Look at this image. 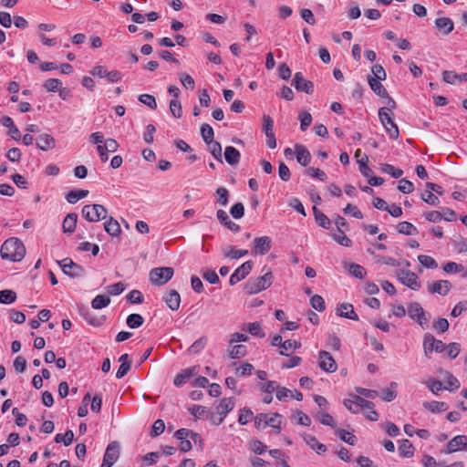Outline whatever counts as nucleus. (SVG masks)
Wrapping results in <instances>:
<instances>
[{
  "label": "nucleus",
  "instance_id": "nucleus-43",
  "mask_svg": "<svg viewBox=\"0 0 467 467\" xmlns=\"http://www.w3.org/2000/svg\"><path fill=\"white\" fill-rule=\"evenodd\" d=\"M74 439V433L71 430L66 431L65 434L58 433L55 437V441L57 443L63 442L65 446H68L72 443Z\"/></svg>",
  "mask_w": 467,
  "mask_h": 467
},
{
  "label": "nucleus",
  "instance_id": "nucleus-32",
  "mask_svg": "<svg viewBox=\"0 0 467 467\" xmlns=\"http://www.w3.org/2000/svg\"><path fill=\"white\" fill-rule=\"evenodd\" d=\"M281 419L282 416L279 413L267 414L266 426H270L275 429V433L281 431Z\"/></svg>",
  "mask_w": 467,
  "mask_h": 467
},
{
  "label": "nucleus",
  "instance_id": "nucleus-17",
  "mask_svg": "<svg viewBox=\"0 0 467 467\" xmlns=\"http://www.w3.org/2000/svg\"><path fill=\"white\" fill-rule=\"evenodd\" d=\"M197 373H198V370H197L196 366H192V367L187 368L185 369H182L174 378L173 384L176 387H182L188 381V379H190L192 377L197 375Z\"/></svg>",
  "mask_w": 467,
  "mask_h": 467
},
{
  "label": "nucleus",
  "instance_id": "nucleus-58",
  "mask_svg": "<svg viewBox=\"0 0 467 467\" xmlns=\"http://www.w3.org/2000/svg\"><path fill=\"white\" fill-rule=\"evenodd\" d=\"M398 189L400 192L403 193H410L414 191V185L413 183L406 179H401L399 182Z\"/></svg>",
  "mask_w": 467,
  "mask_h": 467
},
{
  "label": "nucleus",
  "instance_id": "nucleus-24",
  "mask_svg": "<svg viewBox=\"0 0 467 467\" xmlns=\"http://www.w3.org/2000/svg\"><path fill=\"white\" fill-rule=\"evenodd\" d=\"M295 149L297 161L303 166L308 165L311 161L309 150L303 145H296Z\"/></svg>",
  "mask_w": 467,
  "mask_h": 467
},
{
  "label": "nucleus",
  "instance_id": "nucleus-51",
  "mask_svg": "<svg viewBox=\"0 0 467 467\" xmlns=\"http://www.w3.org/2000/svg\"><path fill=\"white\" fill-rule=\"evenodd\" d=\"M299 120L300 129L302 131H305L312 123V116L309 112L303 111L299 114Z\"/></svg>",
  "mask_w": 467,
  "mask_h": 467
},
{
  "label": "nucleus",
  "instance_id": "nucleus-3",
  "mask_svg": "<svg viewBox=\"0 0 467 467\" xmlns=\"http://www.w3.org/2000/svg\"><path fill=\"white\" fill-rule=\"evenodd\" d=\"M263 275L250 278L244 285V291L247 295H255L268 288L274 280L270 268L265 266L262 269Z\"/></svg>",
  "mask_w": 467,
  "mask_h": 467
},
{
  "label": "nucleus",
  "instance_id": "nucleus-23",
  "mask_svg": "<svg viewBox=\"0 0 467 467\" xmlns=\"http://www.w3.org/2000/svg\"><path fill=\"white\" fill-rule=\"evenodd\" d=\"M368 84L370 88L379 97L384 98L389 101V98H390L388 94L387 89L380 83L381 80H379L375 78H368Z\"/></svg>",
  "mask_w": 467,
  "mask_h": 467
},
{
  "label": "nucleus",
  "instance_id": "nucleus-62",
  "mask_svg": "<svg viewBox=\"0 0 467 467\" xmlns=\"http://www.w3.org/2000/svg\"><path fill=\"white\" fill-rule=\"evenodd\" d=\"M206 345V338L205 337H200L197 339L193 344L189 348V352L192 354H196L200 352L202 349L204 348Z\"/></svg>",
  "mask_w": 467,
  "mask_h": 467
},
{
  "label": "nucleus",
  "instance_id": "nucleus-8",
  "mask_svg": "<svg viewBox=\"0 0 467 467\" xmlns=\"http://www.w3.org/2000/svg\"><path fill=\"white\" fill-rule=\"evenodd\" d=\"M63 273L70 277H81L85 275V269L73 262L71 258H64L57 262Z\"/></svg>",
  "mask_w": 467,
  "mask_h": 467
},
{
  "label": "nucleus",
  "instance_id": "nucleus-28",
  "mask_svg": "<svg viewBox=\"0 0 467 467\" xmlns=\"http://www.w3.org/2000/svg\"><path fill=\"white\" fill-rule=\"evenodd\" d=\"M104 229L109 235L113 237L119 236L121 233L119 222L115 220L113 217H109L104 223Z\"/></svg>",
  "mask_w": 467,
  "mask_h": 467
},
{
  "label": "nucleus",
  "instance_id": "nucleus-38",
  "mask_svg": "<svg viewBox=\"0 0 467 467\" xmlns=\"http://www.w3.org/2000/svg\"><path fill=\"white\" fill-rule=\"evenodd\" d=\"M244 330L248 331L252 336L263 338L265 334L262 330L261 324L259 322H253L246 325Z\"/></svg>",
  "mask_w": 467,
  "mask_h": 467
},
{
  "label": "nucleus",
  "instance_id": "nucleus-64",
  "mask_svg": "<svg viewBox=\"0 0 467 467\" xmlns=\"http://www.w3.org/2000/svg\"><path fill=\"white\" fill-rule=\"evenodd\" d=\"M165 430V424L162 420H157L151 426L150 435L155 437L161 435Z\"/></svg>",
  "mask_w": 467,
  "mask_h": 467
},
{
  "label": "nucleus",
  "instance_id": "nucleus-19",
  "mask_svg": "<svg viewBox=\"0 0 467 467\" xmlns=\"http://www.w3.org/2000/svg\"><path fill=\"white\" fill-rule=\"evenodd\" d=\"M355 159L357 160L360 172L365 177L368 178L370 176L372 171L368 165V155L366 153H362L361 150L358 149L355 152Z\"/></svg>",
  "mask_w": 467,
  "mask_h": 467
},
{
  "label": "nucleus",
  "instance_id": "nucleus-30",
  "mask_svg": "<svg viewBox=\"0 0 467 467\" xmlns=\"http://www.w3.org/2000/svg\"><path fill=\"white\" fill-rule=\"evenodd\" d=\"M88 195V190H83V189L72 190L69 192H67V194L66 195V200L69 203L74 204L78 201L87 197Z\"/></svg>",
  "mask_w": 467,
  "mask_h": 467
},
{
  "label": "nucleus",
  "instance_id": "nucleus-12",
  "mask_svg": "<svg viewBox=\"0 0 467 467\" xmlns=\"http://www.w3.org/2000/svg\"><path fill=\"white\" fill-rule=\"evenodd\" d=\"M292 86L297 91L305 92L306 94H312L314 92V84L313 82L305 79L303 74L301 72H296L292 80Z\"/></svg>",
  "mask_w": 467,
  "mask_h": 467
},
{
  "label": "nucleus",
  "instance_id": "nucleus-55",
  "mask_svg": "<svg viewBox=\"0 0 467 467\" xmlns=\"http://www.w3.org/2000/svg\"><path fill=\"white\" fill-rule=\"evenodd\" d=\"M139 100L144 105L148 106L151 109H155L157 108L156 99L152 95L150 94H141L139 97Z\"/></svg>",
  "mask_w": 467,
  "mask_h": 467
},
{
  "label": "nucleus",
  "instance_id": "nucleus-4",
  "mask_svg": "<svg viewBox=\"0 0 467 467\" xmlns=\"http://www.w3.org/2000/svg\"><path fill=\"white\" fill-rule=\"evenodd\" d=\"M352 413H362L370 421H377L379 414L375 404L363 397L352 394Z\"/></svg>",
  "mask_w": 467,
  "mask_h": 467
},
{
  "label": "nucleus",
  "instance_id": "nucleus-14",
  "mask_svg": "<svg viewBox=\"0 0 467 467\" xmlns=\"http://www.w3.org/2000/svg\"><path fill=\"white\" fill-rule=\"evenodd\" d=\"M319 367L326 372L332 373L337 369V364L333 357L327 351L319 352Z\"/></svg>",
  "mask_w": 467,
  "mask_h": 467
},
{
  "label": "nucleus",
  "instance_id": "nucleus-29",
  "mask_svg": "<svg viewBox=\"0 0 467 467\" xmlns=\"http://www.w3.org/2000/svg\"><path fill=\"white\" fill-rule=\"evenodd\" d=\"M313 213L315 215L316 222L320 227L324 229L330 228L331 221L325 213L319 211L316 206L313 207Z\"/></svg>",
  "mask_w": 467,
  "mask_h": 467
},
{
  "label": "nucleus",
  "instance_id": "nucleus-36",
  "mask_svg": "<svg viewBox=\"0 0 467 467\" xmlns=\"http://www.w3.org/2000/svg\"><path fill=\"white\" fill-rule=\"evenodd\" d=\"M110 303V298L105 295H98L91 302L94 309H101L108 306Z\"/></svg>",
  "mask_w": 467,
  "mask_h": 467
},
{
  "label": "nucleus",
  "instance_id": "nucleus-20",
  "mask_svg": "<svg viewBox=\"0 0 467 467\" xmlns=\"http://www.w3.org/2000/svg\"><path fill=\"white\" fill-rule=\"evenodd\" d=\"M119 458V444L118 441H111L105 451L103 460L114 464Z\"/></svg>",
  "mask_w": 467,
  "mask_h": 467
},
{
  "label": "nucleus",
  "instance_id": "nucleus-26",
  "mask_svg": "<svg viewBox=\"0 0 467 467\" xmlns=\"http://www.w3.org/2000/svg\"><path fill=\"white\" fill-rule=\"evenodd\" d=\"M224 158L228 164L234 166L239 163L241 154L233 146H227L224 150Z\"/></svg>",
  "mask_w": 467,
  "mask_h": 467
},
{
  "label": "nucleus",
  "instance_id": "nucleus-39",
  "mask_svg": "<svg viewBox=\"0 0 467 467\" xmlns=\"http://www.w3.org/2000/svg\"><path fill=\"white\" fill-rule=\"evenodd\" d=\"M144 318L140 314H130L128 316L126 323L130 328H138L142 326Z\"/></svg>",
  "mask_w": 467,
  "mask_h": 467
},
{
  "label": "nucleus",
  "instance_id": "nucleus-37",
  "mask_svg": "<svg viewBox=\"0 0 467 467\" xmlns=\"http://www.w3.org/2000/svg\"><path fill=\"white\" fill-rule=\"evenodd\" d=\"M398 384L396 382L390 383V388L382 389V400L386 402H390L394 400L397 397L396 388Z\"/></svg>",
  "mask_w": 467,
  "mask_h": 467
},
{
  "label": "nucleus",
  "instance_id": "nucleus-6",
  "mask_svg": "<svg viewBox=\"0 0 467 467\" xmlns=\"http://www.w3.org/2000/svg\"><path fill=\"white\" fill-rule=\"evenodd\" d=\"M108 211L101 204H87L82 208V216L88 222L106 219Z\"/></svg>",
  "mask_w": 467,
  "mask_h": 467
},
{
  "label": "nucleus",
  "instance_id": "nucleus-16",
  "mask_svg": "<svg viewBox=\"0 0 467 467\" xmlns=\"http://www.w3.org/2000/svg\"><path fill=\"white\" fill-rule=\"evenodd\" d=\"M234 398H223L219 405L217 406V412L221 415L218 419V421L215 422L216 425H220L225 416L234 408Z\"/></svg>",
  "mask_w": 467,
  "mask_h": 467
},
{
  "label": "nucleus",
  "instance_id": "nucleus-25",
  "mask_svg": "<svg viewBox=\"0 0 467 467\" xmlns=\"http://www.w3.org/2000/svg\"><path fill=\"white\" fill-rule=\"evenodd\" d=\"M435 26L441 30L445 36L452 32L454 24L449 17H441L435 20Z\"/></svg>",
  "mask_w": 467,
  "mask_h": 467
},
{
  "label": "nucleus",
  "instance_id": "nucleus-46",
  "mask_svg": "<svg viewBox=\"0 0 467 467\" xmlns=\"http://www.w3.org/2000/svg\"><path fill=\"white\" fill-rule=\"evenodd\" d=\"M43 87L48 92H57L62 87V82L58 78H48L46 80Z\"/></svg>",
  "mask_w": 467,
  "mask_h": 467
},
{
  "label": "nucleus",
  "instance_id": "nucleus-57",
  "mask_svg": "<svg viewBox=\"0 0 467 467\" xmlns=\"http://www.w3.org/2000/svg\"><path fill=\"white\" fill-rule=\"evenodd\" d=\"M230 213L234 219H241L244 214V206L242 202H237L230 209Z\"/></svg>",
  "mask_w": 467,
  "mask_h": 467
},
{
  "label": "nucleus",
  "instance_id": "nucleus-61",
  "mask_svg": "<svg viewBox=\"0 0 467 467\" xmlns=\"http://www.w3.org/2000/svg\"><path fill=\"white\" fill-rule=\"evenodd\" d=\"M253 415H254V413H253V411L251 410L244 408V409L240 410V414H239V417H238V422L241 425H245L252 419Z\"/></svg>",
  "mask_w": 467,
  "mask_h": 467
},
{
  "label": "nucleus",
  "instance_id": "nucleus-22",
  "mask_svg": "<svg viewBox=\"0 0 467 467\" xmlns=\"http://www.w3.org/2000/svg\"><path fill=\"white\" fill-rule=\"evenodd\" d=\"M36 146L41 150L47 151L48 150L55 148L56 140L49 134H42L36 140Z\"/></svg>",
  "mask_w": 467,
  "mask_h": 467
},
{
  "label": "nucleus",
  "instance_id": "nucleus-42",
  "mask_svg": "<svg viewBox=\"0 0 467 467\" xmlns=\"http://www.w3.org/2000/svg\"><path fill=\"white\" fill-rule=\"evenodd\" d=\"M397 230L400 234L412 235L417 233L416 227L409 222H401L398 224Z\"/></svg>",
  "mask_w": 467,
  "mask_h": 467
},
{
  "label": "nucleus",
  "instance_id": "nucleus-47",
  "mask_svg": "<svg viewBox=\"0 0 467 467\" xmlns=\"http://www.w3.org/2000/svg\"><path fill=\"white\" fill-rule=\"evenodd\" d=\"M246 355V347L244 345H236L229 351V357L233 359L243 358Z\"/></svg>",
  "mask_w": 467,
  "mask_h": 467
},
{
  "label": "nucleus",
  "instance_id": "nucleus-52",
  "mask_svg": "<svg viewBox=\"0 0 467 467\" xmlns=\"http://www.w3.org/2000/svg\"><path fill=\"white\" fill-rule=\"evenodd\" d=\"M355 389L358 393L357 395L363 397L364 399L373 400L379 396L378 391L374 389H368L361 387H357Z\"/></svg>",
  "mask_w": 467,
  "mask_h": 467
},
{
  "label": "nucleus",
  "instance_id": "nucleus-59",
  "mask_svg": "<svg viewBox=\"0 0 467 467\" xmlns=\"http://www.w3.org/2000/svg\"><path fill=\"white\" fill-rule=\"evenodd\" d=\"M312 307L319 312L325 310V301L322 296L315 295L310 299Z\"/></svg>",
  "mask_w": 467,
  "mask_h": 467
},
{
  "label": "nucleus",
  "instance_id": "nucleus-41",
  "mask_svg": "<svg viewBox=\"0 0 467 467\" xmlns=\"http://www.w3.org/2000/svg\"><path fill=\"white\" fill-rule=\"evenodd\" d=\"M16 294L13 290L5 289L0 291V303L9 305L16 301Z\"/></svg>",
  "mask_w": 467,
  "mask_h": 467
},
{
  "label": "nucleus",
  "instance_id": "nucleus-48",
  "mask_svg": "<svg viewBox=\"0 0 467 467\" xmlns=\"http://www.w3.org/2000/svg\"><path fill=\"white\" fill-rule=\"evenodd\" d=\"M347 230H338L332 234L333 239L341 245L348 246L350 240L346 235Z\"/></svg>",
  "mask_w": 467,
  "mask_h": 467
},
{
  "label": "nucleus",
  "instance_id": "nucleus-34",
  "mask_svg": "<svg viewBox=\"0 0 467 467\" xmlns=\"http://www.w3.org/2000/svg\"><path fill=\"white\" fill-rule=\"evenodd\" d=\"M305 441L318 454L325 452L327 451L326 445L323 443H319L315 436L306 435L305 436Z\"/></svg>",
  "mask_w": 467,
  "mask_h": 467
},
{
  "label": "nucleus",
  "instance_id": "nucleus-54",
  "mask_svg": "<svg viewBox=\"0 0 467 467\" xmlns=\"http://www.w3.org/2000/svg\"><path fill=\"white\" fill-rule=\"evenodd\" d=\"M170 110L176 119H180L182 115L181 102L178 99H171L170 101Z\"/></svg>",
  "mask_w": 467,
  "mask_h": 467
},
{
  "label": "nucleus",
  "instance_id": "nucleus-35",
  "mask_svg": "<svg viewBox=\"0 0 467 467\" xmlns=\"http://www.w3.org/2000/svg\"><path fill=\"white\" fill-rule=\"evenodd\" d=\"M399 451L401 456H403L405 458H410V457L413 456L414 447L409 440L404 439L401 441V443L399 447Z\"/></svg>",
  "mask_w": 467,
  "mask_h": 467
},
{
  "label": "nucleus",
  "instance_id": "nucleus-49",
  "mask_svg": "<svg viewBox=\"0 0 467 467\" xmlns=\"http://www.w3.org/2000/svg\"><path fill=\"white\" fill-rule=\"evenodd\" d=\"M381 171L385 173L391 175L393 178H400L403 174V171L398 168H395L393 165L385 163L381 167Z\"/></svg>",
  "mask_w": 467,
  "mask_h": 467
},
{
  "label": "nucleus",
  "instance_id": "nucleus-33",
  "mask_svg": "<svg viewBox=\"0 0 467 467\" xmlns=\"http://www.w3.org/2000/svg\"><path fill=\"white\" fill-rule=\"evenodd\" d=\"M423 407L433 413L442 412L448 409V406L445 402L435 401V400L424 402Z\"/></svg>",
  "mask_w": 467,
  "mask_h": 467
},
{
  "label": "nucleus",
  "instance_id": "nucleus-31",
  "mask_svg": "<svg viewBox=\"0 0 467 467\" xmlns=\"http://www.w3.org/2000/svg\"><path fill=\"white\" fill-rule=\"evenodd\" d=\"M248 254V250L237 249L234 246H228L223 250V254L229 259H239Z\"/></svg>",
  "mask_w": 467,
  "mask_h": 467
},
{
  "label": "nucleus",
  "instance_id": "nucleus-13",
  "mask_svg": "<svg viewBox=\"0 0 467 467\" xmlns=\"http://www.w3.org/2000/svg\"><path fill=\"white\" fill-rule=\"evenodd\" d=\"M272 246V239L269 236L256 237L253 241V254H266Z\"/></svg>",
  "mask_w": 467,
  "mask_h": 467
},
{
  "label": "nucleus",
  "instance_id": "nucleus-40",
  "mask_svg": "<svg viewBox=\"0 0 467 467\" xmlns=\"http://www.w3.org/2000/svg\"><path fill=\"white\" fill-rule=\"evenodd\" d=\"M201 135L205 143H211L214 136L213 129L209 124L204 123L201 127Z\"/></svg>",
  "mask_w": 467,
  "mask_h": 467
},
{
  "label": "nucleus",
  "instance_id": "nucleus-18",
  "mask_svg": "<svg viewBox=\"0 0 467 467\" xmlns=\"http://www.w3.org/2000/svg\"><path fill=\"white\" fill-rule=\"evenodd\" d=\"M451 285L448 280H440L428 285V290L431 294L446 296L451 290Z\"/></svg>",
  "mask_w": 467,
  "mask_h": 467
},
{
  "label": "nucleus",
  "instance_id": "nucleus-7",
  "mask_svg": "<svg viewBox=\"0 0 467 467\" xmlns=\"http://www.w3.org/2000/svg\"><path fill=\"white\" fill-rule=\"evenodd\" d=\"M408 313L411 319L416 321L423 329L429 327V318L420 303L412 302L408 306Z\"/></svg>",
  "mask_w": 467,
  "mask_h": 467
},
{
  "label": "nucleus",
  "instance_id": "nucleus-1",
  "mask_svg": "<svg viewBox=\"0 0 467 467\" xmlns=\"http://www.w3.org/2000/svg\"><path fill=\"white\" fill-rule=\"evenodd\" d=\"M0 254L4 260L20 262L26 255V247L21 240L11 237L4 242Z\"/></svg>",
  "mask_w": 467,
  "mask_h": 467
},
{
  "label": "nucleus",
  "instance_id": "nucleus-5",
  "mask_svg": "<svg viewBox=\"0 0 467 467\" xmlns=\"http://www.w3.org/2000/svg\"><path fill=\"white\" fill-rule=\"evenodd\" d=\"M174 274L172 267H155L150 271V281L151 284L161 286L169 282Z\"/></svg>",
  "mask_w": 467,
  "mask_h": 467
},
{
  "label": "nucleus",
  "instance_id": "nucleus-56",
  "mask_svg": "<svg viewBox=\"0 0 467 467\" xmlns=\"http://www.w3.org/2000/svg\"><path fill=\"white\" fill-rule=\"evenodd\" d=\"M274 120L269 115L263 116V130L265 135L274 134Z\"/></svg>",
  "mask_w": 467,
  "mask_h": 467
},
{
  "label": "nucleus",
  "instance_id": "nucleus-9",
  "mask_svg": "<svg viewBox=\"0 0 467 467\" xmlns=\"http://www.w3.org/2000/svg\"><path fill=\"white\" fill-rule=\"evenodd\" d=\"M423 348L426 357H429V353L435 351L441 353L445 350V344L439 339H436L431 334L426 333L423 337Z\"/></svg>",
  "mask_w": 467,
  "mask_h": 467
},
{
  "label": "nucleus",
  "instance_id": "nucleus-63",
  "mask_svg": "<svg viewBox=\"0 0 467 467\" xmlns=\"http://www.w3.org/2000/svg\"><path fill=\"white\" fill-rule=\"evenodd\" d=\"M216 193L218 194V203H220L222 206H225L228 203V190L224 187H220L217 189Z\"/></svg>",
  "mask_w": 467,
  "mask_h": 467
},
{
  "label": "nucleus",
  "instance_id": "nucleus-2",
  "mask_svg": "<svg viewBox=\"0 0 467 467\" xmlns=\"http://www.w3.org/2000/svg\"><path fill=\"white\" fill-rule=\"evenodd\" d=\"M387 105V107L379 109V118L389 137L396 140L400 136V130L393 120L394 115L392 113V110L396 108V102L391 98H389Z\"/></svg>",
  "mask_w": 467,
  "mask_h": 467
},
{
  "label": "nucleus",
  "instance_id": "nucleus-45",
  "mask_svg": "<svg viewBox=\"0 0 467 467\" xmlns=\"http://www.w3.org/2000/svg\"><path fill=\"white\" fill-rule=\"evenodd\" d=\"M418 260L426 268L434 269L438 267L437 262L431 256L420 254L418 256Z\"/></svg>",
  "mask_w": 467,
  "mask_h": 467
},
{
  "label": "nucleus",
  "instance_id": "nucleus-21",
  "mask_svg": "<svg viewBox=\"0 0 467 467\" xmlns=\"http://www.w3.org/2000/svg\"><path fill=\"white\" fill-rule=\"evenodd\" d=\"M162 299L171 310L175 311L179 309L181 304V296L176 290H170L163 296Z\"/></svg>",
  "mask_w": 467,
  "mask_h": 467
},
{
  "label": "nucleus",
  "instance_id": "nucleus-53",
  "mask_svg": "<svg viewBox=\"0 0 467 467\" xmlns=\"http://www.w3.org/2000/svg\"><path fill=\"white\" fill-rule=\"evenodd\" d=\"M421 199L428 204L437 206L440 204L439 198L431 192V191H425L421 193Z\"/></svg>",
  "mask_w": 467,
  "mask_h": 467
},
{
  "label": "nucleus",
  "instance_id": "nucleus-50",
  "mask_svg": "<svg viewBox=\"0 0 467 467\" xmlns=\"http://www.w3.org/2000/svg\"><path fill=\"white\" fill-rule=\"evenodd\" d=\"M372 76H368V78H375L379 80H385L387 78V74L383 67L379 64H375L371 67Z\"/></svg>",
  "mask_w": 467,
  "mask_h": 467
},
{
  "label": "nucleus",
  "instance_id": "nucleus-11",
  "mask_svg": "<svg viewBox=\"0 0 467 467\" xmlns=\"http://www.w3.org/2000/svg\"><path fill=\"white\" fill-rule=\"evenodd\" d=\"M254 266L253 261H246L242 264L231 275L229 283L231 285H234L241 280L244 279L252 271Z\"/></svg>",
  "mask_w": 467,
  "mask_h": 467
},
{
  "label": "nucleus",
  "instance_id": "nucleus-27",
  "mask_svg": "<svg viewBox=\"0 0 467 467\" xmlns=\"http://www.w3.org/2000/svg\"><path fill=\"white\" fill-rule=\"evenodd\" d=\"M78 214L75 213H68L62 223L63 231L65 234H72L77 225Z\"/></svg>",
  "mask_w": 467,
  "mask_h": 467
},
{
  "label": "nucleus",
  "instance_id": "nucleus-10",
  "mask_svg": "<svg viewBox=\"0 0 467 467\" xmlns=\"http://www.w3.org/2000/svg\"><path fill=\"white\" fill-rule=\"evenodd\" d=\"M397 277L399 281H400L403 285L408 286L412 290H419L420 287V284L419 282L418 275L409 270L400 269L397 271Z\"/></svg>",
  "mask_w": 467,
  "mask_h": 467
},
{
  "label": "nucleus",
  "instance_id": "nucleus-44",
  "mask_svg": "<svg viewBox=\"0 0 467 467\" xmlns=\"http://www.w3.org/2000/svg\"><path fill=\"white\" fill-rule=\"evenodd\" d=\"M209 146V151L211 154L220 162H223L222 160V146L218 141L213 140L211 143H206Z\"/></svg>",
  "mask_w": 467,
  "mask_h": 467
},
{
  "label": "nucleus",
  "instance_id": "nucleus-15",
  "mask_svg": "<svg viewBox=\"0 0 467 467\" xmlns=\"http://www.w3.org/2000/svg\"><path fill=\"white\" fill-rule=\"evenodd\" d=\"M460 450L467 451V436L457 435L453 437L447 444L445 453H452Z\"/></svg>",
  "mask_w": 467,
  "mask_h": 467
},
{
  "label": "nucleus",
  "instance_id": "nucleus-60",
  "mask_svg": "<svg viewBox=\"0 0 467 467\" xmlns=\"http://www.w3.org/2000/svg\"><path fill=\"white\" fill-rule=\"evenodd\" d=\"M306 172L307 175L317 178L321 182L326 181L327 178V174L318 168L309 167Z\"/></svg>",
  "mask_w": 467,
  "mask_h": 467
}]
</instances>
